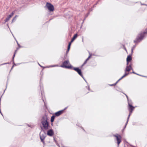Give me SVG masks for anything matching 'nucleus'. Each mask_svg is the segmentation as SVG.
<instances>
[{
	"label": "nucleus",
	"instance_id": "1",
	"mask_svg": "<svg viewBox=\"0 0 147 147\" xmlns=\"http://www.w3.org/2000/svg\"><path fill=\"white\" fill-rule=\"evenodd\" d=\"M47 117L45 116L43 117L42 121V123L45 129H47L49 126L48 123L47 122Z\"/></svg>",
	"mask_w": 147,
	"mask_h": 147
},
{
	"label": "nucleus",
	"instance_id": "2",
	"mask_svg": "<svg viewBox=\"0 0 147 147\" xmlns=\"http://www.w3.org/2000/svg\"><path fill=\"white\" fill-rule=\"evenodd\" d=\"M132 69V67L131 66V65H129L127 66L126 67V69L125 71V74L123 75V76L120 79H119L118 81H119L120 80H121V79H122L123 78L127 75L129 74V73H127L126 71H129L131 69Z\"/></svg>",
	"mask_w": 147,
	"mask_h": 147
},
{
	"label": "nucleus",
	"instance_id": "3",
	"mask_svg": "<svg viewBox=\"0 0 147 147\" xmlns=\"http://www.w3.org/2000/svg\"><path fill=\"white\" fill-rule=\"evenodd\" d=\"M63 67H65L67 68H71L72 66L69 63L68 60L66 61H64L62 65L61 66Z\"/></svg>",
	"mask_w": 147,
	"mask_h": 147
},
{
	"label": "nucleus",
	"instance_id": "4",
	"mask_svg": "<svg viewBox=\"0 0 147 147\" xmlns=\"http://www.w3.org/2000/svg\"><path fill=\"white\" fill-rule=\"evenodd\" d=\"M134 107L132 106L131 105H130L129 103L128 102V109L130 112L129 115L128 116V117L127 118V123L128 119H129V117L130 116L131 113L132 112V111L134 110Z\"/></svg>",
	"mask_w": 147,
	"mask_h": 147
},
{
	"label": "nucleus",
	"instance_id": "5",
	"mask_svg": "<svg viewBox=\"0 0 147 147\" xmlns=\"http://www.w3.org/2000/svg\"><path fill=\"white\" fill-rule=\"evenodd\" d=\"M46 6L50 11H54V6L51 4L49 3H47L46 4Z\"/></svg>",
	"mask_w": 147,
	"mask_h": 147
},
{
	"label": "nucleus",
	"instance_id": "6",
	"mask_svg": "<svg viewBox=\"0 0 147 147\" xmlns=\"http://www.w3.org/2000/svg\"><path fill=\"white\" fill-rule=\"evenodd\" d=\"M77 34H76L74 35L72 39L71 42L69 43V45L68 46V48H67V52H68L69 50L71 43L73 42V41L75 39L77 38Z\"/></svg>",
	"mask_w": 147,
	"mask_h": 147
},
{
	"label": "nucleus",
	"instance_id": "7",
	"mask_svg": "<svg viewBox=\"0 0 147 147\" xmlns=\"http://www.w3.org/2000/svg\"><path fill=\"white\" fill-rule=\"evenodd\" d=\"M115 136L117 139V144L119 145L120 143L121 142V136L119 135L118 134H117V135H115L114 136Z\"/></svg>",
	"mask_w": 147,
	"mask_h": 147
},
{
	"label": "nucleus",
	"instance_id": "8",
	"mask_svg": "<svg viewBox=\"0 0 147 147\" xmlns=\"http://www.w3.org/2000/svg\"><path fill=\"white\" fill-rule=\"evenodd\" d=\"M40 136L41 141L43 143H44V140L45 137V134L42 133V132H41L40 133Z\"/></svg>",
	"mask_w": 147,
	"mask_h": 147
},
{
	"label": "nucleus",
	"instance_id": "9",
	"mask_svg": "<svg viewBox=\"0 0 147 147\" xmlns=\"http://www.w3.org/2000/svg\"><path fill=\"white\" fill-rule=\"evenodd\" d=\"M74 69L76 71L80 76L83 78L80 69H79L78 68H74Z\"/></svg>",
	"mask_w": 147,
	"mask_h": 147
},
{
	"label": "nucleus",
	"instance_id": "10",
	"mask_svg": "<svg viewBox=\"0 0 147 147\" xmlns=\"http://www.w3.org/2000/svg\"><path fill=\"white\" fill-rule=\"evenodd\" d=\"M63 110L59 111L55 113V115L56 116H58L61 115L63 112Z\"/></svg>",
	"mask_w": 147,
	"mask_h": 147
},
{
	"label": "nucleus",
	"instance_id": "11",
	"mask_svg": "<svg viewBox=\"0 0 147 147\" xmlns=\"http://www.w3.org/2000/svg\"><path fill=\"white\" fill-rule=\"evenodd\" d=\"M14 14V13L12 12L10 15L9 16L7 17L6 18V20H5V22H7L8 21L9 19L10 18L13 16V15Z\"/></svg>",
	"mask_w": 147,
	"mask_h": 147
},
{
	"label": "nucleus",
	"instance_id": "12",
	"mask_svg": "<svg viewBox=\"0 0 147 147\" xmlns=\"http://www.w3.org/2000/svg\"><path fill=\"white\" fill-rule=\"evenodd\" d=\"M143 36L142 35H140V37L137 38V39L136 40L134 41L135 42H140L142 39Z\"/></svg>",
	"mask_w": 147,
	"mask_h": 147
},
{
	"label": "nucleus",
	"instance_id": "13",
	"mask_svg": "<svg viewBox=\"0 0 147 147\" xmlns=\"http://www.w3.org/2000/svg\"><path fill=\"white\" fill-rule=\"evenodd\" d=\"M47 134L48 135L51 136L53 135V132L52 130L50 129L48 131Z\"/></svg>",
	"mask_w": 147,
	"mask_h": 147
},
{
	"label": "nucleus",
	"instance_id": "14",
	"mask_svg": "<svg viewBox=\"0 0 147 147\" xmlns=\"http://www.w3.org/2000/svg\"><path fill=\"white\" fill-rule=\"evenodd\" d=\"M131 60V56L129 55L128 56L127 58V65H128V62L129 61H130Z\"/></svg>",
	"mask_w": 147,
	"mask_h": 147
},
{
	"label": "nucleus",
	"instance_id": "15",
	"mask_svg": "<svg viewBox=\"0 0 147 147\" xmlns=\"http://www.w3.org/2000/svg\"><path fill=\"white\" fill-rule=\"evenodd\" d=\"M91 55H90L88 57V58L87 59H86V61H85V62H84V64H85V63H86L87 62V61L90 58V57L91 56Z\"/></svg>",
	"mask_w": 147,
	"mask_h": 147
},
{
	"label": "nucleus",
	"instance_id": "16",
	"mask_svg": "<svg viewBox=\"0 0 147 147\" xmlns=\"http://www.w3.org/2000/svg\"><path fill=\"white\" fill-rule=\"evenodd\" d=\"M55 117L54 116H53L51 117V121L53 122L54 121Z\"/></svg>",
	"mask_w": 147,
	"mask_h": 147
},
{
	"label": "nucleus",
	"instance_id": "17",
	"mask_svg": "<svg viewBox=\"0 0 147 147\" xmlns=\"http://www.w3.org/2000/svg\"><path fill=\"white\" fill-rule=\"evenodd\" d=\"M16 18V16H15L13 20V21Z\"/></svg>",
	"mask_w": 147,
	"mask_h": 147
},
{
	"label": "nucleus",
	"instance_id": "18",
	"mask_svg": "<svg viewBox=\"0 0 147 147\" xmlns=\"http://www.w3.org/2000/svg\"><path fill=\"white\" fill-rule=\"evenodd\" d=\"M58 66L57 65H55L53 66L55 67V66Z\"/></svg>",
	"mask_w": 147,
	"mask_h": 147
},
{
	"label": "nucleus",
	"instance_id": "19",
	"mask_svg": "<svg viewBox=\"0 0 147 147\" xmlns=\"http://www.w3.org/2000/svg\"><path fill=\"white\" fill-rule=\"evenodd\" d=\"M15 53L14 55V56H13V59L14 58V56H15Z\"/></svg>",
	"mask_w": 147,
	"mask_h": 147
},
{
	"label": "nucleus",
	"instance_id": "20",
	"mask_svg": "<svg viewBox=\"0 0 147 147\" xmlns=\"http://www.w3.org/2000/svg\"><path fill=\"white\" fill-rule=\"evenodd\" d=\"M127 96V99L128 100V97L127 96Z\"/></svg>",
	"mask_w": 147,
	"mask_h": 147
},
{
	"label": "nucleus",
	"instance_id": "21",
	"mask_svg": "<svg viewBox=\"0 0 147 147\" xmlns=\"http://www.w3.org/2000/svg\"><path fill=\"white\" fill-rule=\"evenodd\" d=\"M131 51H132H132H133V49H132V50H131Z\"/></svg>",
	"mask_w": 147,
	"mask_h": 147
},
{
	"label": "nucleus",
	"instance_id": "22",
	"mask_svg": "<svg viewBox=\"0 0 147 147\" xmlns=\"http://www.w3.org/2000/svg\"><path fill=\"white\" fill-rule=\"evenodd\" d=\"M0 113H1V114H2V113H1V112H0Z\"/></svg>",
	"mask_w": 147,
	"mask_h": 147
},
{
	"label": "nucleus",
	"instance_id": "23",
	"mask_svg": "<svg viewBox=\"0 0 147 147\" xmlns=\"http://www.w3.org/2000/svg\"><path fill=\"white\" fill-rule=\"evenodd\" d=\"M0 113H1V114H2V113H1V112H0Z\"/></svg>",
	"mask_w": 147,
	"mask_h": 147
}]
</instances>
